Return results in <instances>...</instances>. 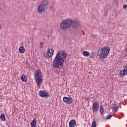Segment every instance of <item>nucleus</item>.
Masks as SVG:
<instances>
[{
	"label": "nucleus",
	"mask_w": 127,
	"mask_h": 127,
	"mask_svg": "<svg viewBox=\"0 0 127 127\" xmlns=\"http://www.w3.org/2000/svg\"><path fill=\"white\" fill-rule=\"evenodd\" d=\"M39 96L42 98H48L50 97L49 94L46 91H41L39 93Z\"/></svg>",
	"instance_id": "obj_8"
},
{
	"label": "nucleus",
	"mask_w": 127,
	"mask_h": 127,
	"mask_svg": "<svg viewBox=\"0 0 127 127\" xmlns=\"http://www.w3.org/2000/svg\"><path fill=\"white\" fill-rule=\"evenodd\" d=\"M42 73L39 69H37L35 72L34 77L37 86L40 87L42 82H43V76L42 75Z\"/></svg>",
	"instance_id": "obj_4"
},
{
	"label": "nucleus",
	"mask_w": 127,
	"mask_h": 127,
	"mask_svg": "<svg viewBox=\"0 0 127 127\" xmlns=\"http://www.w3.org/2000/svg\"><path fill=\"white\" fill-rule=\"evenodd\" d=\"M120 76H127V64L125 65V68L123 70H121L119 73Z\"/></svg>",
	"instance_id": "obj_9"
},
{
	"label": "nucleus",
	"mask_w": 127,
	"mask_h": 127,
	"mask_svg": "<svg viewBox=\"0 0 127 127\" xmlns=\"http://www.w3.org/2000/svg\"><path fill=\"white\" fill-rule=\"evenodd\" d=\"M0 119H1V120L3 121H5V119H6V117H5V114H2L1 115H0Z\"/></svg>",
	"instance_id": "obj_18"
},
{
	"label": "nucleus",
	"mask_w": 127,
	"mask_h": 127,
	"mask_svg": "<svg viewBox=\"0 0 127 127\" xmlns=\"http://www.w3.org/2000/svg\"><path fill=\"white\" fill-rule=\"evenodd\" d=\"M111 109L113 110V111H116L117 108V103H113L111 106Z\"/></svg>",
	"instance_id": "obj_14"
},
{
	"label": "nucleus",
	"mask_w": 127,
	"mask_h": 127,
	"mask_svg": "<svg viewBox=\"0 0 127 127\" xmlns=\"http://www.w3.org/2000/svg\"><path fill=\"white\" fill-rule=\"evenodd\" d=\"M95 57V53L94 52H92L90 56V58H91V59H93V58H94Z\"/></svg>",
	"instance_id": "obj_20"
},
{
	"label": "nucleus",
	"mask_w": 127,
	"mask_h": 127,
	"mask_svg": "<svg viewBox=\"0 0 127 127\" xmlns=\"http://www.w3.org/2000/svg\"><path fill=\"white\" fill-rule=\"evenodd\" d=\"M48 5H49V2L47 0H43L39 5L38 6V12L39 13H42L47 9L48 7Z\"/></svg>",
	"instance_id": "obj_5"
},
{
	"label": "nucleus",
	"mask_w": 127,
	"mask_h": 127,
	"mask_svg": "<svg viewBox=\"0 0 127 127\" xmlns=\"http://www.w3.org/2000/svg\"><path fill=\"white\" fill-rule=\"evenodd\" d=\"M63 101L66 104H67L68 105H70L72 104V103H73V98L71 97H64L63 98Z\"/></svg>",
	"instance_id": "obj_7"
},
{
	"label": "nucleus",
	"mask_w": 127,
	"mask_h": 127,
	"mask_svg": "<svg viewBox=\"0 0 127 127\" xmlns=\"http://www.w3.org/2000/svg\"><path fill=\"white\" fill-rule=\"evenodd\" d=\"M43 44H44L43 42H41L40 43L39 48H42V47H43Z\"/></svg>",
	"instance_id": "obj_22"
},
{
	"label": "nucleus",
	"mask_w": 127,
	"mask_h": 127,
	"mask_svg": "<svg viewBox=\"0 0 127 127\" xmlns=\"http://www.w3.org/2000/svg\"><path fill=\"white\" fill-rule=\"evenodd\" d=\"M110 53V48L108 47H103L97 50V56L101 60L106 59Z\"/></svg>",
	"instance_id": "obj_3"
},
{
	"label": "nucleus",
	"mask_w": 127,
	"mask_h": 127,
	"mask_svg": "<svg viewBox=\"0 0 127 127\" xmlns=\"http://www.w3.org/2000/svg\"><path fill=\"white\" fill-rule=\"evenodd\" d=\"M114 2H115V3H118V1H117V0H115V1H114Z\"/></svg>",
	"instance_id": "obj_26"
},
{
	"label": "nucleus",
	"mask_w": 127,
	"mask_h": 127,
	"mask_svg": "<svg viewBox=\"0 0 127 127\" xmlns=\"http://www.w3.org/2000/svg\"><path fill=\"white\" fill-rule=\"evenodd\" d=\"M2 26L1 24H0V30H1Z\"/></svg>",
	"instance_id": "obj_25"
},
{
	"label": "nucleus",
	"mask_w": 127,
	"mask_h": 127,
	"mask_svg": "<svg viewBox=\"0 0 127 127\" xmlns=\"http://www.w3.org/2000/svg\"><path fill=\"white\" fill-rule=\"evenodd\" d=\"M21 80L22 82H27V77L25 75H22L21 77Z\"/></svg>",
	"instance_id": "obj_16"
},
{
	"label": "nucleus",
	"mask_w": 127,
	"mask_h": 127,
	"mask_svg": "<svg viewBox=\"0 0 127 127\" xmlns=\"http://www.w3.org/2000/svg\"><path fill=\"white\" fill-rule=\"evenodd\" d=\"M19 51L20 53H24L25 52V48L23 46H21L19 47Z\"/></svg>",
	"instance_id": "obj_13"
},
{
	"label": "nucleus",
	"mask_w": 127,
	"mask_h": 127,
	"mask_svg": "<svg viewBox=\"0 0 127 127\" xmlns=\"http://www.w3.org/2000/svg\"><path fill=\"white\" fill-rule=\"evenodd\" d=\"M123 7L124 8V9H126V8L127 7V5L126 4L123 5Z\"/></svg>",
	"instance_id": "obj_24"
},
{
	"label": "nucleus",
	"mask_w": 127,
	"mask_h": 127,
	"mask_svg": "<svg viewBox=\"0 0 127 127\" xmlns=\"http://www.w3.org/2000/svg\"><path fill=\"white\" fill-rule=\"evenodd\" d=\"M100 108V104L97 101L94 102L92 105V111L93 112H98Z\"/></svg>",
	"instance_id": "obj_6"
},
{
	"label": "nucleus",
	"mask_w": 127,
	"mask_h": 127,
	"mask_svg": "<svg viewBox=\"0 0 127 127\" xmlns=\"http://www.w3.org/2000/svg\"><path fill=\"white\" fill-rule=\"evenodd\" d=\"M67 59V54L64 51H58L53 60L52 66L55 69H61Z\"/></svg>",
	"instance_id": "obj_1"
},
{
	"label": "nucleus",
	"mask_w": 127,
	"mask_h": 127,
	"mask_svg": "<svg viewBox=\"0 0 127 127\" xmlns=\"http://www.w3.org/2000/svg\"><path fill=\"white\" fill-rule=\"evenodd\" d=\"M76 124H77V122H76V120H75L74 119L71 120L69 122V127H76Z\"/></svg>",
	"instance_id": "obj_10"
},
{
	"label": "nucleus",
	"mask_w": 127,
	"mask_h": 127,
	"mask_svg": "<svg viewBox=\"0 0 127 127\" xmlns=\"http://www.w3.org/2000/svg\"><path fill=\"white\" fill-rule=\"evenodd\" d=\"M31 127H36V119L35 118L33 119L32 122L30 123Z\"/></svg>",
	"instance_id": "obj_12"
},
{
	"label": "nucleus",
	"mask_w": 127,
	"mask_h": 127,
	"mask_svg": "<svg viewBox=\"0 0 127 127\" xmlns=\"http://www.w3.org/2000/svg\"><path fill=\"white\" fill-rule=\"evenodd\" d=\"M72 26V28L77 29L80 28L81 25L77 20H72L71 18H67L63 20L60 24V29L61 30H67Z\"/></svg>",
	"instance_id": "obj_2"
},
{
	"label": "nucleus",
	"mask_w": 127,
	"mask_h": 127,
	"mask_svg": "<svg viewBox=\"0 0 127 127\" xmlns=\"http://www.w3.org/2000/svg\"><path fill=\"white\" fill-rule=\"evenodd\" d=\"M82 54L83 56H85V57H88V56H90V53L87 51H84L82 52Z\"/></svg>",
	"instance_id": "obj_15"
},
{
	"label": "nucleus",
	"mask_w": 127,
	"mask_h": 127,
	"mask_svg": "<svg viewBox=\"0 0 127 127\" xmlns=\"http://www.w3.org/2000/svg\"><path fill=\"white\" fill-rule=\"evenodd\" d=\"M100 113L101 115H103V114L105 113V111L104 110V107L102 105L100 106Z\"/></svg>",
	"instance_id": "obj_17"
},
{
	"label": "nucleus",
	"mask_w": 127,
	"mask_h": 127,
	"mask_svg": "<svg viewBox=\"0 0 127 127\" xmlns=\"http://www.w3.org/2000/svg\"><path fill=\"white\" fill-rule=\"evenodd\" d=\"M111 118H112V115L110 114L109 115H107L106 116V119L107 120L109 119H111Z\"/></svg>",
	"instance_id": "obj_23"
},
{
	"label": "nucleus",
	"mask_w": 127,
	"mask_h": 127,
	"mask_svg": "<svg viewBox=\"0 0 127 127\" xmlns=\"http://www.w3.org/2000/svg\"><path fill=\"white\" fill-rule=\"evenodd\" d=\"M53 53H54V50L52 49H49L47 51V54L50 58L53 56Z\"/></svg>",
	"instance_id": "obj_11"
},
{
	"label": "nucleus",
	"mask_w": 127,
	"mask_h": 127,
	"mask_svg": "<svg viewBox=\"0 0 127 127\" xmlns=\"http://www.w3.org/2000/svg\"><path fill=\"white\" fill-rule=\"evenodd\" d=\"M97 126V124L96 123V121H93L92 122V125H91V127H96Z\"/></svg>",
	"instance_id": "obj_21"
},
{
	"label": "nucleus",
	"mask_w": 127,
	"mask_h": 127,
	"mask_svg": "<svg viewBox=\"0 0 127 127\" xmlns=\"http://www.w3.org/2000/svg\"><path fill=\"white\" fill-rule=\"evenodd\" d=\"M43 57H44V58L47 59H49V58H50V56H49V55L48 53L43 54Z\"/></svg>",
	"instance_id": "obj_19"
}]
</instances>
